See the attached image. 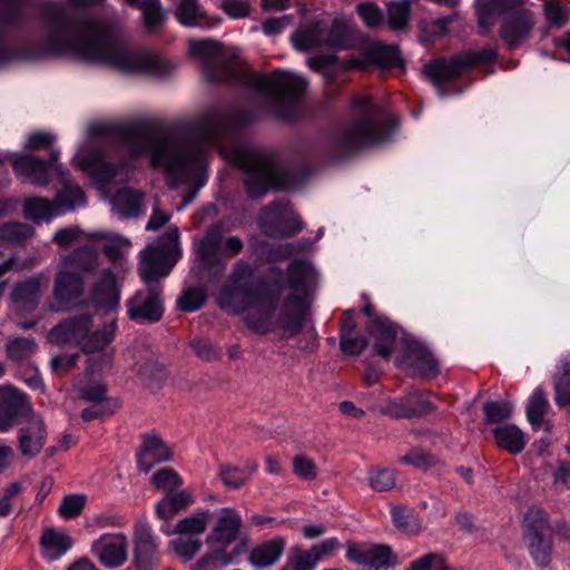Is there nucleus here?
I'll use <instances>...</instances> for the list:
<instances>
[{
	"label": "nucleus",
	"mask_w": 570,
	"mask_h": 570,
	"mask_svg": "<svg viewBox=\"0 0 570 570\" xmlns=\"http://www.w3.org/2000/svg\"><path fill=\"white\" fill-rule=\"evenodd\" d=\"M253 119L254 114L243 107L214 108L189 129H165L149 121H139L126 127L125 138L135 156L148 155L154 167L164 168L170 188L189 186L178 206L181 209L194 200L205 184V142L240 129Z\"/></svg>",
	"instance_id": "obj_1"
},
{
	"label": "nucleus",
	"mask_w": 570,
	"mask_h": 570,
	"mask_svg": "<svg viewBox=\"0 0 570 570\" xmlns=\"http://www.w3.org/2000/svg\"><path fill=\"white\" fill-rule=\"evenodd\" d=\"M311 272L306 261L295 259L287 267V281L282 268L272 266L256 282L250 264L238 261L228 285L219 294L218 304L229 314L249 309L244 321L255 333L267 334L281 328L288 336H295L304 326L306 283Z\"/></svg>",
	"instance_id": "obj_2"
},
{
	"label": "nucleus",
	"mask_w": 570,
	"mask_h": 570,
	"mask_svg": "<svg viewBox=\"0 0 570 570\" xmlns=\"http://www.w3.org/2000/svg\"><path fill=\"white\" fill-rule=\"evenodd\" d=\"M39 11L47 28L41 43L43 53L72 55L126 72L163 71L164 62L157 57L131 50L114 27L87 12L52 2L42 3Z\"/></svg>",
	"instance_id": "obj_3"
},
{
	"label": "nucleus",
	"mask_w": 570,
	"mask_h": 570,
	"mask_svg": "<svg viewBox=\"0 0 570 570\" xmlns=\"http://www.w3.org/2000/svg\"><path fill=\"white\" fill-rule=\"evenodd\" d=\"M189 51L202 62L207 81L222 82L242 78L248 86L268 97L277 116L287 120L294 118L308 86L305 78L285 70L240 76L237 53L226 50L220 42L212 39L190 40Z\"/></svg>",
	"instance_id": "obj_4"
},
{
	"label": "nucleus",
	"mask_w": 570,
	"mask_h": 570,
	"mask_svg": "<svg viewBox=\"0 0 570 570\" xmlns=\"http://www.w3.org/2000/svg\"><path fill=\"white\" fill-rule=\"evenodd\" d=\"M178 238L175 229L167 235L168 245H149L140 253L138 273L145 286L135 292L126 301V312L129 320L140 323H156L164 314V297L160 279L171 271L174 262L169 261V253Z\"/></svg>",
	"instance_id": "obj_5"
},
{
	"label": "nucleus",
	"mask_w": 570,
	"mask_h": 570,
	"mask_svg": "<svg viewBox=\"0 0 570 570\" xmlns=\"http://www.w3.org/2000/svg\"><path fill=\"white\" fill-rule=\"evenodd\" d=\"M353 107L354 119L332 138V150L338 157L386 141L396 126L393 116L368 97H356Z\"/></svg>",
	"instance_id": "obj_6"
},
{
	"label": "nucleus",
	"mask_w": 570,
	"mask_h": 570,
	"mask_svg": "<svg viewBox=\"0 0 570 570\" xmlns=\"http://www.w3.org/2000/svg\"><path fill=\"white\" fill-rule=\"evenodd\" d=\"M228 159L246 173L244 184L252 198L263 197L271 188L293 190L303 181L298 170L281 166L266 151L237 146L229 151Z\"/></svg>",
	"instance_id": "obj_7"
},
{
	"label": "nucleus",
	"mask_w": 570,
	"mask_h": 570,
	"mask_svg": "<svg viewBox=\"0 0 570 570\" xmlns=\"http://www.w3.org/2000/svg\"><path fill=\"white\" fill-rule=\"evenodd\" d=\"M525 0H487L476 4L478 23L487 32L497 16H503L500 37L510 50L524 43L534 28L532 11L523 8Z\"/></svg>",
	"instance_id": "obj_8"
},
{
	"label": "nucleus",
	"mask_w": 570,
	"mask_h": 570,
	"mask_svg": "<svg viewBox=\"0 0 570 570\" xmlns=\"http://www.w3.org/2000/svg\"><path fill=\"white\" fill-rule=\"evenodd\" d=\"M92 326L91 316L87 313L70 317L50 332V340L57 344L75 343L81 346L86 354L102 351L114 338L116 321L112 320L102 330L90 333Z\"/></svg>",
	"instance_id": "obj_9"
},
{
	"label": "nucleus",
	"mask_w": 570,
	"mask_h": 570,
	"mask_svg": "<svg viewBox=\"0 0 570 570\" xmlns=\"http://www.w3.org/2000/svg\"><path fill=\"white\" fill-rule=\"evenodd\" d=\"M57 170L61 188L55 199L49 200L42 197L27 198L22 205L26 218L35 223L50 220L55 216L75 210L85 204V193L70 178L69 173L63 171L60 166H57Z\"/></svg>",
	"instance_id": "obj_10"
},
{
	"label": "nucleus",
	"mask_w": 570,
	"mask_h": 570,
	"mask_svg": "<svg viewBox=\"0 0 570 570\" xmlns=\"http://www.w3.org/2000/svg\"><path fill=\"white\" fill-rule=\"evenodd\" d=\"M243 240L237 236L227 237L223 242V228L219 224L210 226L197 245V257L202 267L222 271L225 267L223 257L230 258L243 249Z\"/></svg>",
	"instance_id": "obj_11"
},
{
	"label": "nucleus",
	"mask_w": 570,
	"mask_h": 570,
	"mask_svg": "<svg viewBox=\"0 0 570 570\" xmlns=\"http://www.w3.org/2000/svg\"><path fill=\"white\" fill-rule=\"evenodd\" d=\"M258 225L262 232L271 237H291L303 227L299 217L284 200L273 202L263 208L258 216Z\"/></svg>",
	"instance_id": "obj_12"
},
{
	"label": "nucleus",
	"mask_w": 570,
	"mask_h": 570,
	"mask_svg": "<svg viewBox=\"0 0 570 570\" xmlns=\"http://www.w3.org/2000/svg\"><path fill=\"white\" fill-rule=\"evenodd\" d=\"M91 553L107 569L122 566L128 557V538L122 532L101 534L91 544Z\"/></svg>",
	"instance_id": "obj_13"
},
{
	"label": "nucleus",
	"mask_w": 570,
	"mask_h": 570,
	"mask_svg": "<svg viewBox=\"0 0 570 570\" xmlns=\"http://www.w3.org/2000/svg\"><path fill=\"white\" fill-rule=\"evenodd\" d=\"M323 47L333 50H347L356 42V30L352 21L336 14L330 21L322 20Z\"/></svg>",
	"instance_id": "obj_14"
},
{
	"label": "nucleus",
	"mask_w": 570,
	"mask_h": 570,
	"mask_svg": "<svg viewBox=\"0 0 570 570\" xmlns=\"http://www.w3.org/2000/svg\"><path fill=\"white\" fill-rule=\"evenodd\" d=\"M158 561V542L150 527L145 523L137 524L134 532V564L137 570H154Z\"/></svg>",
	"instance_id": "obj_15"
},
{
	"label": "nucleus",
	"mask_w": 570,
	"mask_h": 570,
	"mask_svg": "<svg viewBox=\"0 0 570 570\" xmlns=\"http://www.w3.org/2000/svg\"><path fill=\"white\" fill-rule=\"evenodd\" d=\"M85 292V279L80 273L60 265L53 281L52 295L62 309H68Z\"/></svg>",
	"instance_id": "obj_16"
},
{
	"label": "nucleus",
	"mask_w": 570,
	"mask_h": 570,
	"mask_svg": "<svg viewBox=\"0 0 570 570\" xmlns=\"http://www.w3.org/2000/svg\"><path fill=\"white\" fill-rule=\"evenodd\" d=\"M242 527L243 520L238 511L230 507L222 508L216 513L215 522L206 541L228 547L237 540Z\"/></svg>",
	"instance_id": "obj_17"
},
{
	"label": "nucleus",
	"mask_w": 570,
	"mask_h": 570,
	"mask_svg": "<svg viewBox=\"0 0 570 570\" xmlns=\"http://www.w3.org/2000/svg\"><path fill=\"white\" fill-rule=\"evenodd\" d=\"M33 413L23 394L16 389L0 390V432L10 430L21 416Z\"/></svg>",
	"instance_id": "obj_18"
},
{
	"label": "nucleus",
	"mask_w": 570,
	"mask_h": 570,
	"mask_svg": "<svg viewBox=\"0 0 570 570\" xmlns=\"http://www.w3.org/2000/svg\"><path fill=\"white\" fill-rule=\"evenodd\" d=\"M397 365L413 374L435 375L439 372L438 361L417 342H409L405 345L402 356L397 360Z\"/></svg>",
	"instance_id": "obj_19"
},
{
	"label": "nucleus",
	"mask_w": 570,
	"mask_h": 570,
	"mask_svg": "<svg viewBox=\"0 0 570 570\" xmlns=\"http://www.w3.org/2000/svg\"><path fill=\"white\" fill-rule=\"evenodd\" d=\"M346 558L356 564L366 566L376 570L387 569L395 564L392 550L385 544H373L368 547L348 544Z\"/></svg>",
	"instance_id": "obj_20"
},
{
	"label": "nucleus",
	"mask_w": 570,
	"mask_h": 570,
	"mask_svg": "<svg viewBox=\"0 0 570 570\" xmlns=\"http://www.w3.org/2000/svg\"><path fill=\"white\" fill-rule=\"evenodd\" d=\"M47 438L46 424L42 417L31 413L27 424L19 429L18 442L22 456L35 458L42 450Z\"/></svg>",
	"instance_id": "obj_21"
},
{
	"label": "nucleus",
	"mask_w": 570,
	"mask_h": 570,
	"mask_svg": "<svg viewBox=\"0 0 570 570\" xmlns=\"http://www.w3.org/2000/svg\"><path fill=\"white\" fill-rule=\"evenodd\" d=\"M12 167L22 183H30L38 187H45L50 183V166L46 160L33 155L17 156L12 160Z\"/></svg>",
	"instance_id": "obj_22"
},
{
	"label": "nucleus",
	"mask_w": 570,
	"mask_h": 570,
	"mask_svg": "<svg viewBox=\"0 0 570 570\" xmlns=\"http://www.w3.org/2000/svg\"><path fill=\"white\" fill-rule=\"evenodd\" d=\"M91 298L99 308L114 309L119 305L120 291L110 269H102L94 283Z\"/></svg>",
	"instance_id": "obj_23"
},
{
	"label": "nucleus",
	"mask_w": 570,
	"mask_h": 570,
	"mask_svg": "<svg viewBox=\"0 0 570 570\" xmlns=\"http://www.w3.org/2000/svg\"><path fill=\"white\" fill-rule=\"evenodd\" d=\"M26 3L22 0H0V35L8 28H14L26 21ZM11 59V53L0 36V65Z\"/></svg>",
	"instance_id": "obj_24"
},
{
	"label": "nucleus",
	"mask_w": 570,
	"mask_h": 570,
	"mask_svg": "<svg viewBox=\"0 0 570 570\" xmlns=\"http://www.w3.org/2000/svg\"><path fill=\"white\" fill-rule=\"evenodd\" d=\"M137 455L139 470L148 473L155 463L169 461L173 453L171 449L158 435L146 434Z\"/></svg>",
	"instance_id": "obj_25"
},
{
	"label": "nucleus",
	"mask_w": 570,
	"mask_h": 570,
	"mask_svg": "<svg viewBox=\"0 0 570 570\" xmlns=\"http://www.w3.org/2000/svg\"><path fill=\"white\" fill-rule=\"evenodd\" d=\"M465 71L460 55L451 59L440 58L425 66V72L433 85L439 88L441 97L446 96V91L441 87L443 82L450 81Z\"/></svg>",
	"instance_id": "obj_26"
},
{
	"label": "nucleus",
	"mask_w": 570,
	"mask_h": 570,
	"mask_svg": "<svg viewBox=\"0 0 570 570\" xmlns=\"http://www.w3.org/2000/svg\"><path fill=\"white\" fill-rule=\"evenodd\" d=\"M367 332L373 338L375 353L389 360L395 350L396 330L387 320L372 318L367 324Z\"/></svg>",
	"instance_id": "obj_27"
},
{
	"label": "nucleus",
	"mask_w": 570,
	"mask_h": 570,
	"mask_svg": "<svg viewBox=\"0 0 570 570\" xmlns=\"http://www.w3.org/2000/svg\"><path fill=\"white\" fill-rule=\"evenodd\" d=\"M287 546V540L284 537H275L266 540L256 546L249 553L248 561L257 568H268L274 566Z\"/></svg>",
	"instance_id": "obj_28"
},
{
	"label": "nucleus",
	"mask_w": 570,
	"mask_h": 570,
	"mask_svg": "<svg viewBox=\"0 0 570 570\" xmlns=\"http://www.w3.org/2000/svg\"><path fill=\"white\" fill-rule=\"evenodd\" d=\"M144 193L121 187L111 198V209L121 218L137 217L142 213Z\"/></svg>",
	"instance_id": "obj_29"
},
{
	"label": "nucleus",
	"mask_w": 570,
	"mask_h": 570,
	"mask_svg": "<svg viewBox=\"0 0 570 570\" xmlns=\"http://www.w3.org/2000/svg\"><path fill=\"white\" fill-rule=\"evenodd\" d=\"M299 51H309L323 47L322 20H312L301 24L291 37Z\"/></svg>",
	"instance_id": "obj_30"
},
{
	"label": "nucleus",
	"mask_w": 570,
	"mask_h": 570,
	"mask_svg": "<svg viewBox=\"0 0 570 570\" xmlns=\"http://www.w3.org/2000/svg\"><path fill=\"white\" fill-rule=\"evenodd\" d=\"M98 252L91 245L76 248L70 254L61 258V266L75 271L77 273H90L98 267Z\"/></svg>",
	"instance_id": "obj_31"
},
{
	"label": "nucleus",
	"mask_w": 570,
	"mask_h": 570,
	"mask_svg": "<svg viewBox=\"0 0 570 570\" xmlns=\"http://www.w3.org/2000/svg\"><path fill=\"white\" fill-rule=\"evenodd\" d=\"M41 277H30L14 286L11 293L12 301L24 311L37 307L41 296Z\"/></svg>",
	"instance_id": "obj_32"
},
{
	"label": "nucleus",
	"mask_w": 570,
	"mask_h": 570,
	"mask_svg": "<svg viewBox=\"0 0 570 570\" xmlns=\"http://www.w3.org/2000/svg\"><path fill=\"white\" fill-rule=\"evenodd\" d=\"M365 57L368 63L379 66L383 69L402 66V59L396 46H385L379 42L373 43L366 48Z\"/></svg>",
	"instance_id": "obj_33"
},
{
	"label": "nucleus",
	"mask_w": 570,
	"mask_h": 570,
	"mask_svg": "<svg viewBox=\"0 0 570 570\" xmlns=\"http://www.w3.org/2000/svg\"><path fill=\"white\" fill-rule=\"evenodd\" d=\"M495 443L499 448L512 454H518L525 446L523 432L514 424H505L493 430Z\"/></svg>",
	"instance_id": "obj_34"
},
{
	"label": "nucleus",
	"mask_w": 570,
	"mask_h": 570,
	"mask_svg": "<svg viewBox=\"0 0 570 570\" xmlns=\"http://www.w3.org/2000/svg\"><path fill=\"white\" fill-rule=\"evenodd\" d=\"M213 513L209 510H200L178 521L173 529L164 527L163 532L167 535L178 534H202L206 530L207 522Z\"/></svg>",
	"instance_id": "obj_35"
},
{
	"label": "nucleus",
	"mask_w": 570,
	"mask_h": 570,
	"mask_svg": "<svg viewBox=\"0 0 570 570\" xmlns=\"http://www.w3.org/2000/svg\"><path fill=\"white\" fill-rule=\"evenodd\" d=\"M71 544L72 540L68 534L58 533L53 530L46 531L41 537L43 554L49 561L59 559L71 548Z\"/></svg>",
	"instance_id": "obj_36"
},
{
	"label": "nucleus",
	"mask_w": 570,
	"mask_h": 570,
	"mask_svg": "<svg viewBox=\"0 0 570 570\" xmlns=\"http://www.w3.org/2000/svg\"><path fill=\"white\" fill-rule=\"evenodd\" d=\"M410 0L390 1L386 3V21L391 30H404L411 16Z\"/></svg>",
	"instance_id": "obj_37"
},
{
	"label": "nucleus",
	"mask_w": 570,
	"mask_h": 570,
	"mask_svg": "<svg viewBox=\"0 0 570 570\" xmlns=\"http://www.w3.org/2000/svg\"><path fill=\"white\" fill-rule=\"evenodd\" d=\"M393 524L407 534H417L422 531V524L412 509L405 505H391Z\"/></svg>",
	"instance_id": "obj_38"
},
{
	"label": "nucleus",
	"mask_w": 570,
	"mask_h": 570,
	"mask_svg": "<svg viewBox=\"0 0 570 570\" xmlns=\"http://www.w3.org/2000/svg\"><path fill=\"white\" fill-rule=\"evenodd\" d=\"M524 538L544 537L550 529L544 511L538 507H531L524 517Z\"/></svg>",
	"instance_id": "obj_39"
},
{
	"label": "nucleus",
	"mask_w": 570,
	"mask_h": 570,
	"mask_svg": "<svg viewBox=\"0 0 570 570\" xmlns=\"http://www.w3.org/2000/svg\"><path fill=\"white\" fill-rule=\"evenodd\" d=\"M33 234L31 226L24 223H6L0 226V243L21 245Z\"/></svg>",
	"instance_id": "obj_40"
},
{
	"label": "nucleus",
	"mask_w": 570,
	"mask_h": 570,
	"mask_svg": "<svg viewBox=\"0 0 570 570\" xmlns=\"http://www.w3.org/2000/svg\"><path fill=\"white\" fill-rule=\"evenodd\" d=\"M548 409L549 402L543 390L541 387L535 389L527 405V417L535 430L542 424Z\"/></svg>",
	"instance_id": "obj_41"
},
{
	"label": "nucleus",
	"mask_w": 570,
	"mask_h": 570,
	"mask_svg": "<svg viewBox=\"0 0 570 570\" xmlns=\"http://www.w3.org/2000/svg\"><path fill=\"white\" fill-rule=\"evenodd\" d=\"M36 350L37 343L32 337H11L6 345L8 357L17 362L31 357Z\"/></svg>",
	"instance_id": "obj_42"
},
{
	"label": "nucleus",
	"mask_w": 570,
	"mask_h": 570,
	"mask_svg": "<svg viewBox=\"0 0 570 570\" xmlns=\"http://www.w3.org/2000/svg\"><path fill=\"white\" fill-rule=\"evenodd\" d=\"M528 549L537 566L544 568L551 561L552 542L550 538L533 537L527 539Z\"/></svg>",
	"instance_id": "obj_43"
},
{
	"label": "nucleus",
	"mask_w": 570,
	"mask_h": 570,
	"mask_svg": "<svg viewBox=\"0 0 570 570\" xmlns=\"http://www.w3.org/2000/svg\"><path fill=\"white\" fill-rule=\"evenodd\" d=\"M175 16L177 20L187 27L198 26L205 13L200 10L197 0H180Z\"/></svg>",
	"instance_id": "obj_44"
},
{
	"label": "nucleus",
	"mask_w": 570,
	"mask_h": 570,
	"mask_svg": "<svg viewBox=\"0 0 570 570\" xmlns=\"http://www.w3.org/2000/svg\"><path fill=\"white\" fill-rule=\"evenodd\" d=\"M140 10L142 11L145 27L149 31H154L166 18V12L159 0H144L142 8Z\"/></svg>",
	"instance_id": "obj_45"
},
{
	"label": "nucleus",
	"mask_w": 570,
	"mask_h": 570,
	"mask_svg": "<svg viewBox=\"0 0 570 570\" xmlns=\"http://www.w3.org/2000/svg\"><path fill=\"white\" fill-rule=\"evenodd\" d=\"M139 375L150 390H158L166 379V371L163 365L155 361H148L139 368Z\"/></svg>",
	"instance_id": "obj_46"
},
{
	"label": "nucleus",
	"mask_w": 570,
	"mask_h": 570,
	"mask_svg": "<svg viewBox=\"0 0 570 570\" xmlns=\"http://www.w3.org/2000/svg\"><path fill=\"white\" fill-rule=\"evenodd\" d=\"M370 487L377 491H389L395 487V474L387 468H372L368 472Z\"/></svg>",
	"instance_id": "obj_47"
},
{
	"label": "nucleus",
	"mask_w": 570,
	"mask_h": 570,
	"mask_svg": "<svg viewBox=\"0 0 570 570\" xmlns=\"http://www.w3.org/2000/svg\"><path fill=\"white\" fill-rule=\"evenodd\" d=\"M465 70L473 66H487L495 62L498 51L495 48L487 47L476 51H468L460 53Z\"/></svg>",
	"instance_id": "obj_48"
},
{
	"label": "nucleus",
	"mask_w": 570,
	"mask_h": 570,
	"mask_svg": "<svg viewBox=\"0 0 570 570\" xmlns=\"http://www.w3.org/2000/svg\"><path fill=\"white\" fill-rule=\"evenodd\" d=\"M288 561L293 564V570H314L318 562L312 548L303 550L298 546L291 548Z\"/></svg>",
	"instance_id": "obj_49"
},
{
	"label": "nucleus",
	"mask_w": 570,
	"mask_h": 570,
	"mask_svg": "<svg viewBox=\"0 0 570 570\" xmlns=\"http://www.w3.org/2000/svg\"><path fill=\"white\" fill-rule=\"evenodd\" d=\"M484 419L487 423L493 424L508 420L513 412L510 402H487L483 404Z\"/></svg>",
	"instance_id": "obj_50"
},
{
	"label": "nucleus",
	"mask_w": 570,
	"mask_h": 570,
	"mask_svg": "<svg viewBox=\"0 0 570 570\" xmlns=\"http://www.w3.org/2000/svg\"><path fill=\"white\" fill-rule=\"evenodd\" d=\"M189 346L197 357L206 362L218 360L222 355V350L204 337H196L191 340L189 342Z\"/></svg>",
	"instance_id": "obj_51"
},
{
	"label": "nucleus",
	"mask_w": 570,
	"mask_h": 570,
	"mask_svg": "<svg viewBox=\"0 0 570 570\" xmlns=\"http://www.w3.org/2000/svg\"><path fill=\"white\" fill-rule=\"evenodd\" d=\"M154 485L157 489H161L164 491L173 492L175 489L179 488L183 484V480L179 474L170 469L164 468L158 470L151 478Z\"/></svg>",
	"instance_id": "obj_52"
},
{
	"label": "nucleus",
	"mask_w": 570,
	"mask_h": 570,
	"mask_svg": "<svg viewBox=\"0 0 570 570\" xmlns=\"http://www.w3.org/2000/svg\"><path fill=\"white\" fill-rule=\"evenodd\" d=\"M86 504L83 494L66 495L58 509V513L63 519H73L80 515Z\"/></svg>",
	"instance_id": "obj_53"
},
{
	"label": "nucleus",
	"mask_w": 570,
	"mask_h": 570,
	"mask_svg": "<svg viewBox=\"0 0 570 570\" xmlns=\"http://www.w3.org/2000/svg\"><path fill=\"white\" fill-rule=\"evenodd\" d=\"M118 407L116 401H105L91 403V405L85 409L81 413V419L86 422L92 420H104L112 415Z\"/></svg>",
	"instance_id": "obj_54"
},
{
	"label": "nucleus",
	"mask_w": 570,
	"mask_h": 570,
	"mask_svg": "<svg viewBox=\"0 0 570 570\" xmlns=\"http://www.w3.org/2000/svg\"><path fill=\"white\" fill-rule=\"evenodd\" d=\"M206 301L205 291L198 287L186 289L178 298L177 305L181 311L193 312L200 308Z\"/></svg>",
	"instance_id": "obj_55"
},
{
	"label": "nucleus",
	"mask_w": 570,
	"mask_h": 570,
	"mask_svg": "<svg viewBox=\"0 0 570 570\" xmlns=\"http://www.w3.org/2000/svg\"><path fill=\"white\" fill-rule=\"evenodd\" d=\"M409 419L422 416L434 411V405L424 397L422 392L406 395Z\"/></svg>",
	"instance_id": "obj_56"
},
{
	"label": "nucleus",
	"mask_w": 570,
	"mask_h": 570,
	"mask_svg": "<svg viewBox=\"0 0 570 570\" xmlns=\"http://www.w3.org/2000/svg\"><path fill=\"white\" fill-rule=\"evenodd\" d=\"M170 544L185 562L190 561L202 548V541L196 538H177Z\"/></svg>",
	"instance_id": "obj_57"
},
{
	"label": "nucleus",
	"mask_w": 570,
	"mask_h": 570,
	"mask_svg": "<svg viewBox=\"0 0 570 570\" xmlns=\"http://www.w3.org/2000/svg\"><path fill=\"white\" fill-rule=\"evenodd\" d=\"M357 13L370 28H375L384 22V13L374 2H364L357 6Z\"/></svg>",
	"instance_id": "obj_58"
},
{
	"label": "nucleus",
	"mask_w": 570,
	"mask_h": 570,
	"mask_svg": "<svg viewBox=\"0 0 570 570\" xmlns=\"http://www.w3.org/2000/svg\"><path fill=\"white\" fill-rule=\"evenodd\" d=\"M293 471L302 480L312 481L317 476L314 461L306 455L298 454L293 459Z\"/></svg>",
	"instance_id": "obj_59"
},
{
	"label": "nucleus",
	"mask_w": 570,
	"mask_h": 570,
	"mask_svg": "<svg viewBox=\"0 0 570 570\" xmlns=\"http://www.w3.org/2000/svg\"><path fill=\"white\" fill-rule=\"evenodd\" d=\"M368 345L364 336H353V334H340V347L344 354L360 355Z\"/></svg>",
	"instance_id": "obj_60"
},
{
	"label": "nucleus",
	"mask_w": 570,
	"mask_h": 570,
	"mask_svg": "<svg viewBox=\"0 0 570 570\" xmlns=\"http://www.w3.org/2000/svg\"><path fill=\"white\" fill-rule=\"evenodd\" d=\"M444 558L441 553L431 552L410 563L406 570H443Z\"/></svg>",
	"instance_id": "obj_61"
},
{
	"label": "nucleus",
	"mask_w": 570,
	"mask_h": 570,
	"mask_svg": "<svg viewBox=\"0 0 570 570\" xmlns=\"http://www.w3.org/2000/svg\"><path fill=\"white\" fill-rule=\"evenodd\" d=\"M219 476L226 487L237 489L245 484L247 476L243 470L237 466H220Z\"/></svg>",
	"instance_id": "obj_62"
},
{
	"label": "nucleus",
	"mask_w": 570,
	"mask_h": 570,
	"mask_svg": "<svg viewBox=\"0 0 570 570\" xmlns=\"http://www.w3.org/2000/svg\"><path fill=\"white\" fill-rule=\"evenodd\" d=\"M400 462L420 469H428L434 463V459L422 449H413L407 454L400 458Z\"/></svg>",
	"instance_id": "obj_63"
},
{
	"label": "nucleus",
	"mask_w": 570,
	"mask_h": 570,
	"mask_svg": "<svg viewBox=\"0 0 570 570\" xmlns=\"http://www.w3.org/2000/svg\"><path fill=\"white\" fill-rule=\"evenodd\" d=\"M222 9L232 18H245L250 12V3L247 0H222Z\"/></svg>",
	"instance_id": "obj_64"
}]
</instances>
